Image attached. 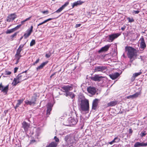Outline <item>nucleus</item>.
Here are the masks:
<instances>
[{
    "mask_svg": "<svg viewBox=\"0 0 147 147\" xmlns=\"http://www.w3.org/2000/svg\"><path fill=\"white\" fill-rule=\"evenodd\" d=\"M61 88L63 90V92L65 93L64 95H65L66 97L69 96L72 99H73L75 97L74 94L73 92L70 91H71L73 89L72 86H62Z\"/></svg>",
    "mask_w": 147,
    "mask_h": 147,
    "instance_id": "f257e3e1",
    "label": "nucleus"
},
{
    "mask_svg": "<svg viewBox=\"0 0 147 147\" xmlns=\"http://www.w3.org/2000/svg\"><path fill=\"white\" fill-rule=\"evenodd\" d=\"M26 74L23 73L19 74L16 78L14 79L12 84L13 86H16L18 83L26 79Z\"/></svg>",
    "mask_w": 147,
    "mask_h": 147,
    "instance_id": "f03ea898",
    "label": "nucleus"
},
{
    "mask_svg": "<svg viewBox=\"0 0 147 147\" xmlns=\"http://www.w3.org/2000/svg\"><path fill=\"white\" fill-rule=\"evenodd\" d=\"M80 109L82 111H85L87 113L89 111V103L88 100L84 99L80 100Z\"/></svg>",
    "mask_w": 147,
    "mask_h": 147,
    "instance_id": "7ed1b4c3",
    "label": "nucleus"
},
{
    "mask_svg": "<svg viewBox=\"0 0 147 147\" xmlns=\"http://www.w3.org/2000/svg\"><path fill=\"white\" fill-rule=\"evenodd\" d=\"M125 51L127 52V55L130 59H132L134 56L136 50L130 47L126 46L125 47Z\"/></svg>",
    "mask_w": 147,
    "mask_h": 147,
    "instance_id": "20e7f679",
    "label": "nucleus"
},
{
    "mask_svg": "<svg viewBox=\"0 0 147 147\" xmlns=\"http://www.w3.org/2000/svg\"><path fill=\"white\" fill-rule=\"evenodd\" d=\"M107 70V68L105 66H98L95 67V72H104Z\"/></svg>",
    "mask_w": 147,
    "mask_h": 147,
    "instance_id": "39448f33",
    "label": "nucleus"
},
{
    "mask_svg": "<svg viewBox=\"0 0 147 147\" xmlns=\"http://www.w3.org/2000/svg\"><path fill=\"white\" fill-rule=\"evenodd\" d=\"M64 140L67 144H69L74 143V138L72 136L67 135L65 137Z\"/></svg>",
    "mask_w": 147,
    "mask_h": 147,
    "instance_id": "423d86ee",
    "label": "nucleus"
},
{
    "mask_svg": "<svg viewBox=\"0 0 147 147\" xmlns=\"http://www.w3.org/2000/svg\"><path fill=\"white\" fill-rule=\"evenodd\" d=\"M104 78V77L100 76L99 75L95 74L91 78V79L94 81L99 82L102 81V78Z\"/></svg>",
    "mask_w": 147,
    "mask_h": 147,
    "instance_id": "0eeeda50",
    "label": "nucleus"
},
{
    "mask_svg": "<svg viewBox=\"0 0 147 147\" xmlns=\"http://www.w3.org/2000/svg\"><path fill=\"white\" fill-rule=\"evenodd\" d=\"M120 35L118 33L113 34L109 35V40L110 42H112L115 39L117 38Z\"/></svg>",
    "mask_w": 147,
    "mask_h": 147,
    "instance_id": "6e6552de",
    "label": "nucleus"
},
{
    "mask_svg": "<svg viewBox=\"0 0 147 147\" xmlns=\"http://www.w3.org/2000/svg\"><path fill=\"white\" fill-rule=\"evenodd\" d=\"M9 86V85L4 86L3 85L2 83L0 84V90L3 93L7 94Z\"/></svg>",
    "mask_w": 147,
    "mask_h": 147,
    "instance_id": "1a4fd4ad",
    "label": "nucleus"
},
{
    "mask_svg": "<svg viewBox=\"0 0 147 147\" xmlns=\"http://www.w3.org/2000/svg\"><path fill=\"white\" fill-rule=\"evenodd\" d=\"M33 26L32 25L30 28H28L26 31V33L24 34V37L25 38H26L29 36L32 32Z\"/></svg>",
    "mask_w": 147,
    "mask_h": 147,
    "instance_id": "9d476101",
    "label": "nucleus"
},
{
    "mask_svg": "<svg viewBox=\"0 0 147 147\" xmlns=\"http://www.w3.org/2000/svg\"><path fill=\"white\" fill-rule=\"evenodd\" d=\"M67 121L69 123L68 125H74L76 124L77 122V121L76 120H75V119L72 117H70L69 118Z\"/></svg>",
    "mask_w": 147,
    "mask_h": 147,
    "instance_id": "9b49d317",
    "label": "nucleus"
},
{
    "mask_svg": "<svg viewBox=\"0 0 147 147\" xmlns=\"http://www.w3.org/2000/svg\"><path fill=\"white\" fill-rule=\"evenodd\" d=\"M16 17L17 16L15 13L11 14L7 16V21L8 22H10L14 20Z\"/></svg>",
    "mask_w": 147,
    "mask_h": 147,
    "instance_id": "f8f14e48",
    "label": "nucleus"
},
{
    "mask_svg": "<svg viewBox=\"0 0 147 147\" xmlns=\"http://www.w3.org/2000/svg\"><path fill=\"white\" fill-rule=\"evenodd\" d=\"M30 126V124L25 121L22 123V127L23 128L25 132L27 131Z\"/></svg>",
    "mask_w": 147,
    "mask_h": 147,
    "instance_id": "ddd939ff",
    "label": "nucleus"
},
{
    "mask_svg": "<svg viewBox=\"0 0 147 147\" xmlns=\"http://www.w3.org/2000/svg\"><path fill=\"white\" fill-rule=\"evenodd\" d=\"M53 105L51 103H49L47 105V115L48 116L50 114V112L51 111Z\"/></svg>",
    "mask_w": 147,
    "mask_h": 147,
    "instance_id": "4468645a",
    "label": "nucleus"
},
{
    "mask_svg": "<svg viewBox=\"0 0 147 147\" xmlns=\"http://www.w3.org/2000/svg\"><path fill=\"white\" fill-rule=\"evenodd\" d=\"M99 100L98 99H94L92 102V109L93 110H96L97 107Z\"/></svg>",
    "mask_w": 147,
    "mask_h": 147,
    "instance_id": "2eb2a0df",
    "label": "nucleus"
},
{
    "mask_svg": "<svg viewBox=\"0 0 147 147\" xmlns=\"http://www.w3.org/2000/svg\"><path fill=\"white\" fill-rule=\"evenodd\" d=\"M88 92L91 95H94L96 92V90L94 87H89L87 88Z\"/></svg>",
    "mask_w": 147,
    "mask_h": 147,
    "instance_id": "dca6fc26",
    "label": "nucleus"
},
{
    "mask_svg": "<svg viewBox=\"0 0 147 147\" xmlns=\"http://www.w3.org/2000/svg\"><path fill=\"white\" fill-rule=\"evenodd\" d=\"M147 146V142L144 143L143 142H136L134 145V147H139L140 146Z\"/></svg>",
    "mask_w": 147,
    "mask_h": 147,
    "instance_id": "f3484780",
    "label": "nucleus"
},
{
    "mask_svg": "<svg viewBox=\"0 0 147 147\" xmlns=\"http://www.w3.org/2000/svg\"><path fill=\"white\" fill-rule=\"evenodd\" d=\"M120 74L118 72L110 74L109 76L112 80H115L120 75Z\"/></svg>",
    "mask_w": 147,
    "mask_h": 147,
    "instance_id": "a211bd4d",
    "label": "nucleus"
},
{
    "mask_svg": "<svg viewBox=\"0 0 147 147\" xmlns=\"http://www.w3.org/2000/svg\"><path fill=\"white\" fill-rule=\"evenodd\" d=\"M110 46V45H107L104 47H102L98 51V52L100 53L102 52L107 51Z\"/></svg>",
    "mask_w": 147,
    "mask_h": 147,
    "instance_id": "6ab92c4d",
    "label": "nucleus"
},
{
    "mask_svg": "<svg viewBox=\"0 0 147 147\" xmlns=\"http://www.w3.org/2000/svg\"><path fill=\"white\" fill-rule=\"evenodd\" d=\"M69 3L68 1H67L61 7H60L58 9H57L55 12L58 13L61 12L64 8L65 7L67 6Z\"/></svg>",
    "mask_w": 147,
    "mask_h": 147,
    "instance_id": "aec40b11",
    "label": "nucleus"
},
{
    "mask_svg": "<svg viewBox=\"0 0 147 147\" xmlns=\"http://www.w3.org/2000/svg\"><path fill=\"white\" fill-rule=\"evenodd\" d=\"M140 41L141 42L140 43V47L142 48H144L146 47V45L144 41V38L143 36L140 39Z\"/></svg>",
    "mask_w": 147,
    "mask_h": 147,
    "instance_id": "412c9836",
    "label": "nucleus"
},
{
    "mask_svg": "<svg viewBox=\"0 0 147 147\" xmlns=\"http://www.w3.org/2000/svg\"><path fill=\"white\" fill-rule=\"evenodd\" d=\"M84 3V2L81 1V0L78 1H77L74 3L72 4V8H73L75 6H77L78 5H80Z\"/></svg>",
    "mask_w": 147,
    "mask_h": 147,
    "instance_id": "4be33fe9",
    "label": "nucleus"
},
{
    "mask_svg": "<svg viewBox=\"0 0 147 147\" xmlns=\"http://www.w3.org/2000/svg\"><path fill=\"white\" fill-rule=\"evenodd\" d=\"M32 16H30L29 17V18L26 19L24 21H22L21 22V24H20L19 25H18L17 26H16L15 28V30L17 28H18L20 27L22 25L24 24V22L30 20V18H31Z\"/></svg>",
    "mask_w": 147,
    "mask_h": 147,
    "instance_id": "5701e85b",
    "label": "nucleus"
},
{
    "mask_svg": "<svg viewBox=\"0 0 147 147\" xmlns=\"http://www.w3.org/2000/svg\"><path fill=\"white\" fill-rule=\"evenodd\" d=\"M24 100V98H22L18 100V102L17 103L15 107H14L15 109H16L23 102Z\"/></svg>",
    "mask_w": 147,
    "mask_h": 147,
    "instance_id": "b1692460",
    "label": "nucleus"
},
{
    "mask_svg": "<svg viewBox=\"0 0 147 147\" xmlns=\"http://www.w3.org/2000/svg\"><path fill=\"white\" fill-rule=\"evenodd\" d=\"M25 44L22 45L21 44L20 45L19 47L17 50L16 54L18 55L20 54V52L22 50V48L23 47Z\"/></svg>",
    "mask_w": 147,
    "mask_h": 147,
    "instance_id": "393cba45",
    "label": "nucleus"
},
{
    "mask_svg": "<svg viewBox=\"0 0 147 147\" xmlns=\"http://www.w3.org/2000/svg\"><path fill=\"white\" fill-rule=\"evenodd\" d=\"M47 63V62H43L40 65V66H38L36 68V69L37 70L40 69L42 68L45 66V65Z\"/></svg>",
    "mask_w": 147,
    "mask_h": 147,
    "instance_id": "a878e982",
    "label": "nucleus"
},
{
    "mask_svg": "<svg viewBox=\"0 0 147 147\" xmlns=\"http://www.w3.org/2000/svg\"><path fill=\"white\" fill-rule=\"evenodd\" d=\"M116 104L117 102L115 101H114L108 103L107 105L109 106H113L115 105Z\"/></svg>",
    "mask_w": 147,
    "mask_h": 147,
    "instance_id": "bb28decb",
    "label": "nucleus"
},
{
    "mask_svg": "<svg viewBox=\"0 0 147 147\" xmlns=\"http://www.w3.org/2000/svg\"><path fill=\"white\" fill-rule=\"evenodd\" d=\"M57 145V143L55 142H53L46 147H56Z\"/></svg>",
    "mask_w": 147,
    "mask_h": 147,
    "instance_id": "cd10ccee",
    "label": "nucleus"
},
{
    "mask_svg": "<svg viewBox=\"0 0 147 147\" xmlns=\"http://www.w3.org/2000/svg\"><path fill=\"white\" fill-rule=\"evenodd\" d=\"M25 103L27 105H31L32 104H33V102H32L31 101H29L28 100H26L25 101Z\"/></svg>",
    "mask_w": 147,
    "mask_h": 147,
    "instance_id": "c85d7f7f",
    "label": "nucleus"
},
{
    "mask_svg": "<svg viewBox=\"0 0 147 147\" xmlns=\"http://www.w3.org/2000/svg\"><path fill=\"white\" fill-rule=\"evenodd\" d=\"M141 73H142V72H139L138 73H136L134 74L133 75V77L134 78H135L136 77L140 75L141 74Z\"/></svg>",
    "mask_w": 147,
    "mask_h": 147,
    "instance_id": "c756f323",
    "label": "nucleus"
},
{
    "mask_svg": "<svg viewBox=\"0 0 147 147\" xmlns=\"http://www.w3.org/2000/svg\"><path fill=\"white\" fill-rule=\"evenodd\" d=\"M146 134V131H143L141 132L140 134V135L141 137H143L145 136Z\"/></svg>",
    "mask_w": 147,
    "mask_h": 147,
    "instance_id": "7c9ffc66",
    "label": "nucleus"
},
{
    "mask_svg": "<svg viewBox=\"0 0 147 147\" xmlns=\"http://www.w3.org/2000/svg\"><path fill=\"white\" fill-rule=\"evenodd\" d=\"M140 94V92H136L135 94H133V98H136Z\"/></svg>",
    "mask_w": 147,
    "mask_h": 147,
    "instance_id": "2f4dec72",
    "label": "nucleus"
},
{
    "mask_svg": "<svg viewBox=\"0 0 147 147\" xmlns=\"http://www.w3.org/2000/svg\"><path fill=\"white\" fill-rule=\"evenodd\" d=\"M15 30V28H12L10 30H8L6 33L7 34L13 32Z\"/></svg>",
    "mask_w": 147,
    "mask_h": 147,
    "instance_id": "473e14b6",
    "label": "nucleus"
},
{
    "mask_svg": "<svg viewBox=\"0 0 147 147\" xmlns=\"http://www.w3.org/2000/svg\"><path fill=\"white\" fill-rule=\"evenodd\" d=\"M22 57V55H20V54L18 55L17 54H16L15 55V58L19 60L20 57Z\"/></svg>",
    "mask_w": 147,
    "mask_h": 147,
    "instance_id": "72a5a7b5",
    "label": "nucleus"
},
{
    "mask_svg": "<svg viewBox=\"0 0 147 147\" xmlns=\"http://www.w3.org/2000/svg\"><path fill=\"white\" fill-rule=\"evenodd\" d=\"M35 42L34 40L33 39L31 42L30 44V46H32L35 44Z\"/></svg>",
    "mask_w": 147,
    "mask_h": 147,
    "instance_id": "f704fd0d",
    "label": "nucleus"
},
{
    "mask_svg": "<svg viewBox=\"0 0 147 147\" xmlns=\"http://www.w3.org/2000/svg\"><path fill=\"white\" fill-rule=\"evenodd\" d=\"M54 18H49V19H48L45 20H44V22L45 23L47 22H48V21H50V20H53V19Z\"/></svg>",
    "mask_w": 147,
    "mask_h": 147,
    "instance_id": "c9c22d12",
    "label": "nucleus"
},
{
    "mask_svg": "<svg viewBox=\"0 0 147 147\" xmlns=\"http://www.w3.org/2000/svg\"><path fill=\"white\" fill-rule=\"evenodd\" d=\"M54 18H49V19H48L45 20H44V22L45 23L47 22H48V21H50V20H53V19Z\"/></svg>",
    "mask_w": 147,
    "mask_h": 147,
    "instance_id": "e433bc0d",
    "label": "nucleus"
},
{
    "mask_svg": "<svg viewBox=\"0 0 147 147\" xmlns=\"http://www.w3.org/2000/svg\"><path fill=\"white\" fill-rule=\"evenodd\" d=\"M36 98L34 97H32V98L31 101L33 102L34 104H35V102L36 101Z\"/></svg>",
    "mask_w": 147,
    "mask_h": 147,
    "instance_id": "4c0bfd02",
    "label": "nucleus"
},
{
    "mask_svg": "<svg viewBox=\"0 0 147 147\" xmlns=\"http://www.w3.org/2000/svg\"><path fill=\"white\" fill-rule=\"evenodd\" d=\"M114 143H116V141H115V138L112 141L109 142V144H110L111 145Z\"/></svg>",
    "mask_w": 147,
    "mask_h": 147,
    "instance_id": "58836bf2",
    "label": "nucleus"
},
{
    "mask_svg": "<svg viewBox=\"0 0 147 147\" xmlns=\"http://www.w3.org/2000/svg\"><path fill=\"white\" fill-rule=\"evenodd\" d=\"M115 140L116 142L117 143L119 142V141H120V139L119 138L117 137L115 138Z\"/></svg>",
    "mask_w": 147,
    "mask_h": 147,
    "instance_id": "ea45409f",
    "label": "nucleus"
},
{
    "mask_svg": "<svg viewBox=\"0 0 147 147\" xmlns=\"http://www.w3.org/2000/svg\"><path fill=\"white\" fill-rule=\"evenodd\" d=\"M11 74V72L9 71H6L5 74V75H9Z\"/></svg>",
    "mask_w": 147,
    "mask_h": 147,
    "instance_id": "a19ab883",
    "label": "nucleus"
},
{
    "mask_svg": "<svg viewBox=\"0 0 147 147\" xmlns=\"http://www.w3.org/2000/svg\"><path fill=\"white\" fill-rule=\"evenodd\" d=\"M42 13L43 14L46 13L47 14L49 13V11L48 10H47L45 11H42Z\"/></svg>",
    "mask_w": 147,
    "mask_h": 147,
    "instance_id": "79ce46f5",
    "label": "nucleus"
},
{
    "mask_svg": "<svg viewBox=\"0 0 147 147\" xmlns=\"http://www.w3.org/2000/svg\"><path fill=\"white\" fill-rule=\"evenodd\" d=\"M39 61V59L38 58V59L36 60V61L33 64V65H35L36 64V63H38Z\"/></svg>",
    "mask_w": 147,
    "mask_h": 147,
    "instance_id": "37998d69",
    "label": "nucleus"
},
{
    "mask_svg": "<svg viewBox=\"0 0 147 147\" xmlns=\"http://www.w3.org/2000/svg\"><path fill=\"white\" fill-rule=\"evenodd\" d=\"M127 99H129V98H133V96H132V95H130L129 96H127Z\"/></svg>",
    "mask_w": 147,
    "mask_h": 147,
    "instance_id": "c03bdc74",
    "label": "nucleus"
},
{
    "mask_svg": "<svg viewBox=\"0 0 147 147\" xmlns=\"http://www.w3.org/2000/svg\"><path fill=\"white\" fill-rule=\"evenodd\" d=\"M51 54L50 53L49 54H47L45 55V56L47 58H49L51 56Z\"/></svg>",
    "mask_w": 147,
    "mask_h": 147,
    "instance_id": "a18cd8bd",
    "label": "nucleus"
},
{
    "mask_svg": "<svg viewBox=\"0 0 147 147\" xmlns=\"http://www.w3.org/2000/svg\"><path fill=\"white\" fill-rule=\"evenodd\" d=\"M54 139L55 141L56 142H58L59 141V139L57 138L56 136H55L54 137Z\"/></svg>",
    "mask_w": 147,
    "mask_h": 147,
    "instance_id": "49530a36",
    "label": "nucleus"
},
{
    "mask_svg": "<svg viewBox=\"0 0 147 147\" xmlns=\"http://www.w3.org/2000/svg\"><path fill=\"white\" fill-rule=\"evenodd\" d=\"M139 12H140V11L138 10H136V11L134 10L133 11V12L135 14H138L139 13Z\"/></svg>",
    "mask_w": 147,
    "mask_h": 147,
    "instance_id": "de8ad7c7",
    "label": "nucleus"
},
{
    "mask_svg": "<svg viewBox=\"0 0 147 147\" xmlns=\"http://www.w3.org/2000/svg\"><path fill=\"white\" fill-rule=\"evenodd\" d=\"M81 25V24H76V25L75 27L76 28H78V27H80V26Z\"/></svg>",
    "mask_w": 147,
    "mask_h": 147,
    "instance_id": "09e8293b",
    "label": "nucleus"
},
{
    "mask_svg": "<svg viewBox=\"0 0 147 147\" xmlns=\"http://www.w3.org/2000/svg\"><path fill=\"white\" fill-rule=\"evenodd\" d=\"M18 69V68L17 67H16L14 68V73H16L17 72Z\"/></svg>",
    "mask_w": 147,
    "mask_h": 147,
    "instance_id": "8fccbe9b",
    "label": "nucleus"
},
{
    "mask_svg": "<svg viewBox=\"0 0 147 147\" xmlns=\"http://www.w3.org/2000/svg\"><path fill=\"white\" fill-rule=\"evenodd\" d=\"M129 133L130 134H131L133 132V131H132L131 129V128L129 129Z\"/></svg>",
    "mask_w": 147,
    "mask_h": 147,
    "instance_id": "3c124183",
    "label": "nucleus"
},
{
    "mask_svg": "<svg viewBox=\"0 0 147 147\" xmlns=\"http://www.w3.org/2000/svg\"><path fill=\"white\" fill-rule=\"evenodd\" d=\"M44 23H44V22L43 21L42 22L40 23H39V24H38V26H39L40 25H42V24H44Z\"/></svg>",
    "mask_w": 147,
    "mask_h": 147,
    "instance_id": "603ef678",
    "label": "nucleus"
},
{
    "mask_svg": "<svg viewBox=\"0 0 147 147\" xmlns=\"http://www.w3.org/2000/svg\"><path fill=\"white\" fill-rule=\"evenodd\" d=\"M17 35V33H15L14 34H13L11 36V37H12V38H13L14 37V36H16Z\"/></svg>",
    "mask_w": 147,
    "mask_h": 147,
    "instance_id": "864d4df0",
    "label": "nucleus"
},
{
    "mask_svg": "<svg viewBox=\"0 0 147 147\" xmlns=\"http://www.w3.org/2000/svg\"><path fill=\"white\" fill-rule=\"evenodd\" d=\"M19 60L17 59L16 64H17L19 62Z\"/></svg>",
    "mask_w": 147,
    "mask_h": 147,
    "instance_id": "5fc2aeb1",
    "label": "nucleus"
},
{
    "mask_svg": "<svg viewBox=\"0 0 147 147\" xmlns=\"http://www.w3.org/2000/svg\"><path fill=\"white\" fill-rule=\"evenodd\" d=\"M27 72V70H26L25 71H24V72H23V73H26Z\"/></svg>",
    "mask_w": 147,
    "mask_h": 147,
    "instance_id": "6e6d98bb",
    "label": "nucleus"
},
{
    "mask_svg": "<svg viewBox=\"0 0 147 147\" xmlns=\"http://www.w3.org/2000/svg\"><path fill=\"white\" fill-rule=\"evenodd\" d=\"M121 29L122 30H124V28H121Z\"/></svg>",
    "mask_w": 147,
    "mask_h": 147,
    "instance_id": "4d7b16f0",
    "label": "nucleus"
},
{
    "mask_svg": "<svg viewBox=\"0 0 147 147\" xmlns=\"http://www.w3.org/2000/svg\"><path fill=\"white\" fill-rule=\"evenodd\" d=\"M131 59H130V62H131L133 61V60H131Z\"/></svg>",
    "mask_w": 147,
    "mask_h": 147,
    "instance_id": "13d9d810",
    "label": "nucleus"
},
{
    "mask_svg": "<svg viewBox=\"0 0 147 147\" xmlns=\"http://www.w3.org/2000/svg\"><path fill=\"white\" fill-rule=\"evenodd\" d=\"M22 38H23V37H21V38H20V40H21V39H22Z\"/></svg>",
    "mask_w": 147,
    "mask_h": 147,
    "instance_id": "bf43d9fd",
    "label": "nucleus"
}]
</instances>
